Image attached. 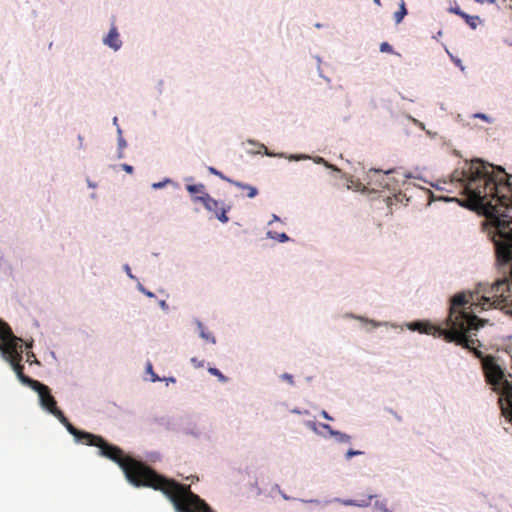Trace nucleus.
<instances>
[{"instance_id": "f257e3e1", "label": "nucleus", "mask_w": 512, "mask_h": 512, "mask_svg": "<svg viewBox=\"0 0 512 512\" xmlns=\"http://www.w3.org/2000/svg\"><path fill=\"white\" fill-rule=\"evenodd\" d=\"M452 179L466 196V206L482 211L490 221L487 234L494 244L496 260L505 276L492 285L499 297L512 302V176L501 167L476 159L456 170Z\"/></svg>"}, {"instance_id": "f03ea898", "label": "nucleus", "mask_w": 512, "mask_h": 512, "mask_svg": "<svg viewBox=\"0 0 512 512\" xmlns=\"http://www.w3.org/2000/svg\"><path fill=\"white\" fill-rule=\"evenodd\" d=\"M508 293L505 291L502 297L494 295L492 286L483 295L471 291L458 293L451 299L445 327L428 322H416L413 329L435 337H442L446 342H452L470 350L475 357L481 359L487 383L492 386L493 391L499 394L498 404L501 413L512 422V384L504 379V373L494 357L484 356L478 349L481 343L474 338L478 329L487 322L480 319L477 313L492 307L502 309L512 306V302L505 301Z\"/></svg>"}, {"instance_id": "7ed1b4c3", "label": "nucleus", "mask_w": 512, "mask_h": 512, "mask_svg": "<svg viewBox=\"0 0 512 512\" xmlns=\"http://www.w3.org/2000/svg\"><path fill=\"white\" fill-rule=\"evenodd\" d=\"M65 427L76 439L98 447L101 456L117 463L131 484L161 491L173 503L177 512H213L204 500L191 491L189 485L158 474L144 463L125 455L122 449L109 444L101 436L78 430L70 422Z\"/></svg>"}, {"instance_id": "20e7f679", "label": "nucleus", "mask_w": 512, "mask_h": 512, "mask_svg": "<svg viewBox=\"0 0 512 512\" xmlns=\"http://www.w3.org/2000/svg\"><path fill=\"white\" fill-rule=\"evenodd\" d=\"M22 342L23 340L13 334L11 331L10 335L0 337V351L3 358L10 363L18 379L30 388H33L34 380L24 374V366L21 364L22 361Z\"/></svg>"}, {"instance_id": "39448f33", "label": "nucleus", "mask_w": 512, "mask_h": 512, "mask_svg": "<svg viewBox=\"0 0 512 512\" xmlns=\"http://www.w3.org/2000/svg\"><path fill=\"white\" fill-rule=\"evenodd\" d=\"M395 170L381 171L378 169H370L366 175L367 186L372 191H380L382 189H395L396 180L393 177Z\"/></svg>"}, {"instance_id": "423d86ee", "label": "nucleus", "mask_w": 512, "mask_h": 512, "mask_svg": "<svg viewBox=\"0 0 512 512\" xmlns=\"http://www.w3.org/2000/svg\"><path fill=\"white\" fill-rule=\"evenodd\" d=\"M195 202L200 201L204 207L211 212H214L217 219L222 223H227L229 218L227 212L230 210V206L224 207L219 201L212 198L209 194L204 196H194Z\"/></svg>"}, {"instance_id": "0eeeda50", "label": "nucleus", "mask_w": 512, "mask_h": 512, "mask_svg": "<svg viewBox=\"0 0 512 512\" xmlns=\"http://www.w3.org/2000/svg\"><path fill=\"white\" fill-rule=\"evenodd\" d=\"M32 389L38 393L40 404L43 408L48 410L50 413L51 410L55 411L58 408L56 400L51 395V391L48 386L38 381L37 383H34Z\"/></svg>"}, {"instance_id": "6e6552de", "label": "nucleus", "mask_w": 512, "mask_h": 512, "mask_svg": "<svg viewBox=\"0 0 512 512\" xmlns=\"http://www.w3.org/2000/svg\"><path fill=\"white\" fill-rule=\"evenodd\" d=\"M104 43L114 50H118L121 47L122 42L119 39V33L115 26L110 29L108 35L104 39Z\"/></svg>"}, {"instance_id": "1a4fd4ad", "label": "nucleus", "mask_w": 512, "mask_h": 512, "mask_svg": "<svg viewBox=\"0 0 512 512\" xmlns=\"http://www.w3.org/2000/svg\"><path fill=\"white\" fill-rule=\"evenodd\" d=\"M451 11L462 17L472 29H475L477 27L479 22L478 16H470L463 12L459 7L452 8Z\"/></svg>"}, {"instance_id": "9d476101", "label": "nucleus", "mask_w": 512, "mask_h": 512, "mask_svg": "<svg viewBox=\"0 0 512 512\" xmlns=\"http://www.w3.org/2000/svg\"><path fill=\"white\" fill-rule=\"evenodd\" d=\"M232 185H234L237 188H240L242 190H245L247 192V197L254 198L258 195V189L252 185L242 183L239 181H233Z\"/></svg>"}, {"instance_id": "9b49d317", "label": "nucleus", "mask_w": 512, "mask_h": 512, "mask_svg": "<svg viewBox=\"0 0 512 512\" xmlns=\"http://www.w3.org/2000/svg\"><path fill=\"white\" fill-rule=\"evenodd\" d=\"M186 189L189 193L196 195V196H204L205 194H208L205 191V185L202 183L187 185Z\"/></svg>"}, {"instance_id": "f8f14e48", "label": "nucleus", "mask_w": 512, "mask_h": 512, "mask_svg": "<svg viewBox=\"0 0 512 512\" xmlns=\"http://www.w3.org/2000/svg\"><path fill=\"white\" fill-rule=\"evenodd\" d=\"M322 427L328 431L331 435L336 436L337 439L341 442H349L350 436L339 431H334L332 427L328 424H322Z\"/></svg>"}, {"instance_id": "ddd939ff", "label": "nucleus", "mask_w": 512, "mask_h": 512, "mask_svg": "<svg viewBox=\"0 0 512 512\" xmlns=\"http://www.w3.org/2000/svg\"><path fill=\"white\" fill-rule=\"evenodd\" d=\"M407 14L405 1L401 0L399 4V10L394 13V20L396 24H399Z\"/></svg>"}, {"instance_id": "4468645a", "label": "nucleus", "mask_w": 512, "mask_h": 512, "mask_svg": "<svg viewBox=\"0 0 512 512\" xmlns=\"http://www.w3.org/2000/svg\"><path fill=\"white\" fill-rule=\"evenodd\" d=\"M267 235L269 238L276 239L281 243L287 242L289 240L288 235L285 233H277V232L269 231L267 233Z\"/></svg>"}, {"instance_id": "2eb2a0df", "label": "nucleus", "mask_w": 512, "mask_h": 512, "mask_svg": "<svg viewBox=\"0 0 512 512\" xmlns=\"http://www.w3.org/2000/svg\"><path fill=\"white\" fill-rule=\"evenodd\" d=\"M208 171L213 174V175H216L218 176L219 178H221L222 180L232 184V182L234 181L233 179L231 178H228L227 176H225L222 172L218 171L217 169H215L214 167H209L208 168Z\"/></svg>"}, {"instance_id": "dca6fc26", "label": "nucleus", "mask_w": 512, "mask_h": 512, "mask_svg": "<svg viewBox=\"0 0 512 512\" xmlns=\"http://www.w3.org/2000/svg\"><path fill=\"white\" fill-rule=\"evenodd\" d=\"M51 414H53L64 426L69 422V420L65 417L63 412L57 408L55 411L51 410Z\"/></svg>"}, {"instance_id": "f3484780", "label": "nucleus", "mask_w": 512, "mask_h": 512, "mask_svg": "<svg viewBox=\"0 0 512 512\" xmlns=\"http://www.w3.org/2000/svg\"><path fill=\"white\" fill-rule=\"evenodd\" d=\"M10 334H11L10 326L6 322L0 320V337H2L4 335L7 336Z\"/></svg>"}, {"instance_id": "a211bd4d", "label": "nucleus", "mask_w": 512, "mask_h": 512, "mask_svg": "<svg viewBox=\"0 0 512 512\" xmlns=\"http://www.w3.org/2000/svg\"><path fill=\"white\" fill-rule=\"evenodd\" d=\"M208 371H209L210 374L216 376L219 379V381H221L223 383L227 382V380H228L227 377L224 376L217 368H212L211 367V368L208 369Z\"/></svg>"}, {"instance_id": "6ab92c4d", "label": "nucleus", "mask_w": 512, "mask_h": 512, "mask_svg": "<svg viewBox=\"0 0 512 512\" xmlns=\"http://www.w3.org/2000/svg\"><path fill=\"white\" fill-rule=\"evenodd\" d=\"M375 496L374 495H369L368 498L366 500H361L360 502H356V501H349L347 502V504L349 505H356V506H361V507H364V506H368L370 504V501L374 498Z\"/></svg>"}, {"instance_id": "aec40b11", "label": "nucleus", "mask_w": 512, "mask_h": 512, "mask_svg": "<svg viewBox=\"0 0 512 512\" xmlns=\"http://www.w3.org/2000/svg\"><path fill=\"white\" fill-rule=\"evenodd\" d=\"M380 51H381V52H388V53H391V52H393V48H392V46H391L389 43H387V42H383V43H381V45H380Z\"/></svg>"}, {"instance_id": "412c9836", "label": "nucleus", "mask_w": 512, "mask_h": 512, "mask_svg": "<svg viewBox=\"0 0 512 512\" xmlns=\"http://www.w3.org/2000/svg\"><path fill=\"white\" fill-rule=\"evenodd\" d=\"M473 117H474V118L481 119V120H484L485 122H488V123H491V122H492V119H491L488 115H486V114H484V113H475V114L473 115Z\"/></svg>"}, {"instance_id": "4be33fe9", "label": "nucleus", "mask_w": 512, "mask_h": 512, "mask_svg": "<svg viewBox=\"0 0 512 512\" xmlns=\"http://www.w3.org/2000/svg\"><path fill=\"white\" fill-rule=\"evenodd\" d=\"M147 371H148L149 373H151V375H152V381H153V382H155V381L159 380L158 376H157V375L152 371V365H151V363H148V365H147Z\"/></svg>"}, {"instance_id": "5701e85b", "label": "nucleus", "mask_w": 512, "mask_h": 512, "mask_svg": "<svg viewBox=\"0 0 512 512\" xmlns=\"http://www.w3.org/2000/svg\"><path fill=\"white\" fill-rule=\"evenodd\" d=\"M361 453H362V452H360V451H356V450H352V449H350V450H348V451H347V453H346V458H347V459H350L351 457H353V456H355V455H359V454H361Z\"/></svg>"}, {"instance_id": "b1692460", "label": "nucleus", "mask_w": 512, "mask_h": 512, "mask_svg": "<svg viewBox=\"0 0 512 512\" xmlns=\"http://www.w3.org/2000/svg\"><path fill=\"white\" fill-rule=\"evenodd\" d=\"M201 337L205 338L206 340H211L213 343H215V339L213 337H210V335L205 333L204 331L201 332Z\"/></svg>"}, {"instance_id": "393cba45", "label": "nucleus", "mask_w": 512, "mask_h": 512, "mask_svg": "<svg viewBox=\"0 0 512 512\" xmlns=\"http://www.w3.org/2000/svg\"><path fill=\"white\" fill-rule=\"evenodd\" d=\"M285 380H287L290 384H293V376L290 374H283L282 376Z\"/></svg>"}, {"instance_id": "a878e982", "label": "nucleus", "mask_w": 512, "mask_h": 512, "mask_svg": "<svg viewBox=\"0 0 512 512\" xmlns=\"http://www.w3.org/2000/svg\"><path fill=\"white\" fill-rule=\"evenodd\" d=\"M123 169L128 172V173H132L133 172V167L128 165V164H123Z\"/></svg>"}, {"instance_id": "bb28decb", "label": "nucleus", "mask_w": 512, "mask_h": 512, "mask_svg": "<svg viewBox=\"0 0 512 512\" xmlns=\"http://www.w3.org/2000/svg\"><path fill=\"white\" fill-rule=\"evenodd\" d=\"M321 415L327 420H332V417L325 410L321 412Z\"/></svg>"}, {"instance_id": "cd10ccee", "label": "nucleus", "mask_w": 512, "mask_h": 512, "mask_svg": "<svg viewBox=\"0 0 512 512\" xmlns=\"http://www.w3.org/2000/svg\"><path fill=\"white\" fill-rule=\"evenodd\" d=\"M32 357H35L33 353H27V361L31 362Z\"/></svg>"}, {"instance_id": "c85d7f7f", "label": "nucleus", "mask_w": 512, "mask_h": 512, "mask_svg": "<svg viewBox=\"0 0 512 512\" xmlns=\"http://www.w3.org/2000/svg\"><path fill=\"white\" fill-rule=\"evenodd\" d=\"M141 290L149 297H153V293L149 292V291H145L143 288H141Z\"/></svg>"}, {"instance_id": "c756f323", "label": "nucleus", "mask_w": 512, "mask_h": 512, "mask_svg": "<svg viewBox=\"0 0 512 512\" xmlns=\"http://www.w3.org/2000/svg\"><path fill=\"white\" fill-rule=\"evenodd\" d=\"M119 145L120 146H125L126 145V142H125V140L123 138L119 139Z\"/></svg>"}, {"instance_id": "7c9ffc66", "label": "nucleus", "mask_w": 512, "mask_h": 512, "mask_svg": "<svg viewBox=\"0 0 512 512\" xmlns=\"http://www.w3.org/2000/svg\"><path fill=\"white\" fill-rule=\"evenodd\" d=\"M279 220H280V219H279V217H278L277 215H275V214H274V215H273V221H279Z\"/></svg>"}, {"instance_id": "2f4dec72", "label": "nucleus", "mask_w": 512, "mask_h": 512, "mask_svg": "<svg viewBox=\"0 0 512 512\" xmlns=\"http://www.w3.org/2000/svg\"><path fill=\"white\" fill-rule=\"evenodd\" d=\"M375 4L380 6L381 5V1L380 0H374Z\"/></svg>"}, {"instance_id": "473e14b6", "label": "nucleus", "mask_w": 512, "mask_h": 512, "mask_svg": "<svg viewBox=\"0 0 512 512\" xmlns=\"http://www.w3.org/2000/svg\"><path fill=\"white\" fill-rule=\"evenodd\" d=\"M318 163L322 162V163H325V160L323 158H318Z\"/></svg>"}, {"instance_id": "72a5a7b5", "label": "nucleus", "mask_w": 512, "mask_h": 512, "mask_svg": "<svg viewBox=\"0 0 512 512\" xmlns=\"http://www.w3.org/2000/svg\"><path fill=\"white\" fill-rule=\"evenodd\" d=\"M383 511H384V512H392V511H390V510H389V509H387V508H383Z\"/></svg>"}, {"instance_id": "f704fd0d", "label": "nucleus", "mask_w": 512, "mask_h": 512, "mask_svg": "<svg viewBox=\"0 0 512 512\" xmlns=\"http://www.w3.org/2000/svg\"><path fill=\"white\" fill-rule=\"evenodd\" d=\"M31 346H32V344H31V343L26 344V347H27V348H30Z\"/></svg>"}, {"instance_id": "c9c22d12", "label": "nucleus", "mask_w": 512, "mask_h": 512, "mask_svg": "<svg viewBox=\"0 0 512 512\" xmlns=\"http://www.w3.org/2000/svg\"><path fill=\"white\" fill-rule=\"evenodd\" d=\"M477 2H480V3H483L484 1L483 0H476Z\"/></svg>"}, {"instance_id": "e433bc0d", "label": "nucleus", "mask_w": 512, "mask_h": 512, "mask_svg": "<svg viewBox=\"0 0 512 512\" xmlns=\"http://www.w3.org/2000/svg\"><path fill=\"white\" fill-rule=\"evenodd\" d=\"M489 2L493 3L495 0H488Z\"/></svg>"}]
</instances>
